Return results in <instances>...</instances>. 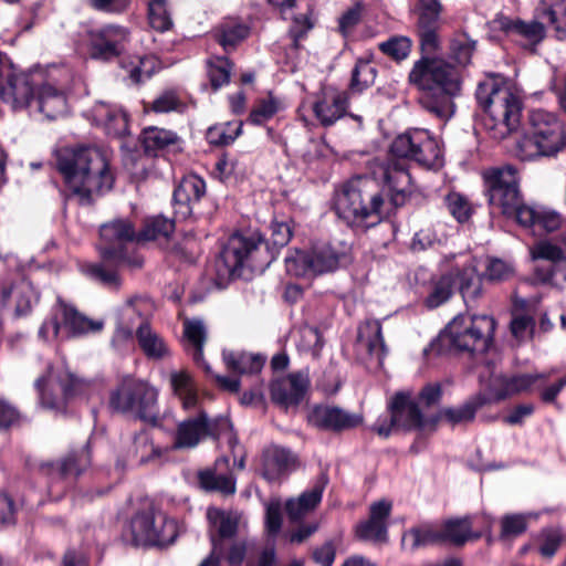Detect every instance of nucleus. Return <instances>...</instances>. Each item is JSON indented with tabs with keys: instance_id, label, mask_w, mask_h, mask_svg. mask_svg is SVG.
Instances as JSON below:
<instances>
[{
	"instance_id": "obj_1",
	"label": "nucleus",
	"mask_w": 566,
	"mask_h": 566,
	"mask_svg": "<svg viewBox=\"0 0 566 566\" xmlns=\"http://www.w3.org/2000/svg\"><path fill=\"white\" fill-rule=\"evenodd\" d=\"M56 167L69 191L82 205L91 203L94 196L114 184L108 157L96 147H64L56 154Z\"/></svg>"
},
{
	"instance_id": "obj_2",
	"label": "nucleus",
	"mask_w": 566,
	"mask_h": 566,
	"mask_svg": "<svg viewBox=\"0 0 566 566\" xmlns=\"http://www.w3.org/2000/svg\"><path fill=\"white\" fill-rule=\"evenodd\" d=\"M409 81L424 91L420 103L424 109L442 122L454 114L452 96L460 91V76L455 67L442 59H421L409 73Z\"/></svg>"
},
{
	"instance_id": "obj_3",
	"label": "nucleus",
	"mask_w": 566,
	"mask_h": 566,
	"mask_svg": "<svg viewBox=\"0 0 566 566\" xmlns=\"http://www.w3.org/2000/svg\"><path fill=\"white\" fill-rule=\"evenodd\" d=\"M484 111L483 127L494 139H503L521 125L523 102L517 90L499 75L488 76L476 88Z\"/></svg>"
},
{
	"instance_id": "obj_4",
	"label": "nucleus",
	"mask_w": 566,
	"mask_h": 566,
	"mask_svg": "<svg viewBox=\"0 0 566 566\" xmlns=\"http://www.w3.org/2000/svg\"><path fill=\"white\" fill-rule=\"evenodd\" d=\"M384 198L375 178L358 176L336 192L334 208L348 226L367 229L380 219Z\"/></svg>"
},
{
	"instance_id": "obj_5",
	"label": "nucleus",
	"mask_w": 566,
	"mask_h": 566,
	"mask_svg": "<svg viewBox=\"0 0 566 566\" xmlns=\"http://www.w3.org/2000/svg\"><path fill=\"white\" fill-rule=\"evenodd\" d=\"M483 177L491 206L500 208L507 217H514L523 227L537 224L539 212L523 203L518 189V174L513 166L490 168L483 172Z\"/></svg>"
},
{
	"instance_id": "obj_6",
	"label": "nucleus",
	"mask_w": 566,
	"mask_h": 566,
	"mask_svg": "<svg viewBox=\"0 0 566 566\" xmlns=\"http://www.w3.org/2000/svg\"><path fill=\"white\" fill-rule=\"evenodd\" d=\"M565 144V129L558 116L545 109H534L530 113L528 133L517 144L518 156L522 160L552 156Z\"/></svg>"
},
{
	"instance_id": "obj_7",
	"label": "nucleus",
	"mask_w": 566,
	"mask_h": 566,
	"mask_svg": "<svg viewBox=\"0 0 566 566\" xmlns=\"http://www.w3.org/2000/svg\"><path fill=\"white\" fill-rule=\"evenodd\" d=\"M495 321L489 315H457L441 332L439 340L450 348L485 353L493 340Z\"/></svg>"
},
{
	"instance_id": "obj_8",
	"label": "nucleus",
	"mask_w": 566,
	"mask_h": 566,
	"mask_svg": "<svg viewBox=\"0 0 566 566\" xmlns=\"http://www.w3.org/2000/svg\"><path fill=\"white\" fill-rule=\"evenodd\" d=\"M92 382L77 377L65 365L50 366L44 376L35 381L40 405L63 412L67 403L90 391Z\"/></svg>"
},
{
	"instance_id": "obj_9",
	"label": "nucleus",
	"mask_w": 566,
	"mask_h": 566,
	"mask_svg": "<svg viewBox=\"0 0 566 566\" xmlns=\"http://www.w3.org/2000/svg\"><path fill=\"white\" fill-rule=\"evenodd\" d=\"M179 532L176 520L151 507L137 512L129 523L132 543L136 546H167Z\"/></svg>"
},
{
	"instance_id": "obj_10",
	"label": "nucleus",
	"mask_w": 566,
	"mask_h": 566,
	"mask_svg": "<svg viewBox=\"0 0 566 566\" xmlns=\"http://www.w3.org/2000/svg\"><path fill=\"white\" fill-rule=\"evenodd\" d=\"M390 153L396 157L412 159L427 168H439L443 164L439 142L422 128L408 129L398 135L390 145Z\"/></svg>"
},
{
	"instance_id": "obj_11",
	"label": "nucleus",
	"mask_w": 566,
	"mask_h": 566,
	"mask_svg": "<svg viewBox=\"0 0 566 566\" xmlns=\"http://www.w3.org/2000/svg\"><path fill=\"white\" fill-rule=\"evenodd\" d=\"M102 327V322L88 319L73 305L57 298L50 318L40 327L39 336L44 340H51L97 332Z\"/></svg>"
},
{
	"instance_id": "obj_12",
	"label": "nucleus",
	"mask_w": 566,
	"mask_h": 566,
	"mask_svg": "<svg viewBox=\"0 0 566 566\" xmlns=\"http://www.w3.org/2000/svg\"><path fill=\"white\" fill-rule=\"evenodd\" d=\"M101 239L103 245L101 254L104 261H115L118 264H127L132 268H140L142 258L128 256L125 253L126 243L137 241L138 233L135 226L128 219H114L101 227Z\"/></svg>"
},
{
	"instance_id": "obj_13",
	"label": "nucleus",
	"mask_w": 566,
	"mask_h": 566,
	"mask_svg": "<svg viewBox=\"0 0 566 566\" xmlns=\"http://www.w3.org/2000/svg\"><path fill=\"white\" fill-rule=\"evenodd\" d=\"M262 242L263 239L259 232L231 235L216 262L219 275L222 279L240 276L242 268L252 260Z\"/></svg>"
},
{
	"instance_id": "obj_14",
	"label": "nucleus",
	"mask_w": 566,
	"mask_h": 566,
	"mask_svg": "<svg viewBox=\"0 0 566 566\" xmlns=\"http://www.w3.org/2000/svg\"><path fill=\"white\" fill-rule=\"evenodd\" d=\"M157 390L143 380L125 379L111 396V406L122 412H134L140 419L154 417Z\"/></svg>"
},
{
	"instance_id": "obj_15",
	"label": "nucleus",
	"mask_w": 566,
	"mask_h": 566,
	"mask_svg": "<svg viewBox=\"0 0 566 566\" xmlns=\"http://www.w3.org/2000/svg\"><path fill=\"white\" fill-rule=\"evenodd\" d=\"M229 427L227 417L209 419L207 413L200 411L196 418H189L178 424L175 441L169 447L170 451L179 449H192L208 436L217 434V426Z\"/></svg>"
},
{
	"instance_id": "obj_16",
	"label": "nucleus",
	"mask_w": 566,
	"mask_h": 566,
	"mask_svg": "<svg viewBox=\"0 0 566 566\" xmlns=\"http://www.w3.org/2000/svg\"><path fill=\"white\" fill-rule=\"evenodd\" d=\"M36 86L39 82L33 74L15 72L12 66L0 83V97L14 111L33 107Z\"/></svg>"
},
{
	"instance_id": "obj_17",
	"label": "nucleus",
	"mask_w": 566,
	"mask_h": 566,
	"mask_svg": "<svg viewBox=\"0 0 566 566\" xmlns=\"http://www.w3.org/2000/svg\"><path fill=\"white\" fill-rule=\"evenodd\" d=\"M446 261H454L450 271L452 280L457 279L459 292L465 304L476 302L483 294L482 276L478 271V261L470 254L450 255Z\"/></svg>"
},
{
	"instance_id": "obj_18",
	"label": "nucleus",
	"mask_w": 566,
	"mask_h": 566,
	"mask_svg": "<svg viewBox=\"0 0 566 566\" xmlns=\"http://www.w3.org/2000/svg\"><path fill=\"white\" fill-rule=\"evenodd\" d=\"M129 38L127 29L119 25H105L90 34L91 55L97 60L108 61L118 56Z\"/></svg>"
},
{
	"instance_id": "obj_19",
	"label": "nucleus",
	"mask_w": 566,
	"mask_h": 566,
	"mask_svg": "<svg viewBox=\"0 0 566 566\" xmlns=\"http://www.w3.org/2000/svg\"><path fill=\"white\" fill-rule=\"evenodd\" d=\"M346 92L333 86H325L316 95L312 105L313 113L321 125L328 127L340 119L347 111Z\"/></svg>"
},
{
	"instance_id": "obj_20",
	"label": "nucleus",
	"mask_w": 566,
	"mask_h": 566,
	"mask_svg": "<svg viewBox=\"0 0 566 566\" xmlns=\"http://www.w3.org/2000/svg\"><path fill=\"white\" fill-rule=\"evenodd\" d=\"M310 386L307 374L300 371L275 379L270 387L271 399L274 403L289 408L297 406L304 398Z\"/></svg>"
},
{
	"instance_id": "obj_21",
	"label": "nucleus",
	"mask_w": 566,
	"mask_h": 566,
	"mask_svg": "<svg viewBox=\"0 0 566 566\" xmlns=\"http://www.w3.org/2000/svg\"><path fill=\"white\" fill-rule=\"evenodd\" d=\"M169 452V447L155 444L145 430L135 433L125 443L126 458L139 465L160 464Z\"/></svg>"
},
{
	"instance_id": "obj_22",
	"label": "nucleus",
	"mask_w": 566,
	"mask_h": 566,
	"mask_svg": "<svg viewBox=\"0 0 566 566\" xmlns=\"http://www.w3.org/2000/svg\"><path fill=\"white\" fill-rule=\"evenodd\" d=\"M308 423L317 429L327 431H343L357 427L361 419L336 406H315L307 417Z\"/></svg>"
},
{
	"instance_id": "obj_23",
	"label": "nucleus",
	"mask_w": 566,
	"mask_h": 566,
	"mask_svg": "<svg viewBox=\"0 0 566 566\" xmlns=\"http://www.w3.org/2000/svg\"><path fill=\"white\" fill-rule=\"evenodd\" d=\"M357 352L368 358L375 368L382 366L387 348L379 321H367L358 328Z\"/></svg>"
},
{
	"instance_id": "obj_24",
	"label": "nucleus",
	"mask_w": 566,
	"mask_h": 566,
	"mask_svg": "<svg viewBox=\"0 0 566 566\" xmlns=\"http://www.w3.org/2000/svg\"><path fill=\"white\" fill-rule=\"evenodd\" d=\"M546 378H548V375L545 374L517 375L507 378L500 374L491 373L485 387L492 399L502 400L506 397L527 391L536 381Z\"/></svg>"
},
{
	"instance_id": "obj_25",
	"label": "nucleus",
	"mask_w": 566,
	"mask_h": 566,
	"mask_svg": "<svg viewBox=\"0 0 566 566\" xmlns=\"http://www.w3.org/2000/svg\"><path fill=\"white\" fill-rule=\"evenodd\" d=\"M389 410L391 412V424L397 426V429L423 430L429 426L417 403L407 394H397L389 405Z\"/></svg>"
},
{
	"instance_id": "obj_26",
	"label": "nucleus",
	"mask_w": 566,
	"mask_h": 566,
	"mask_svg": "<svg viewBox=\"0 0 566 566\" xmlns=\"http://www.w3.org/2000/svg\"><path fill=\"white\" fill-rule=\"evenodd\" d=\"M375 177L379 176L390 191V200L395 206L405 203L408 196L412 192L411 176L408 170L399 164L378 165V169L374 170Z\"/></svg>"
},
{
	"instance_id": "obj_27",
	"label": "nucleus",
	"mask_w": 566,
	"mask_h": 566,
	"mask_svg": "<svg viewBox=\"0 0 566 566\" xmlns=\"http://www.w3.org/2000/svg\"><path fill=\"white\" fill-rule=\"evenodd\" d=\"M199 483L207 491H218L223 494L235 492V479L230 470V460L221 457L214 465L199 473Z\"/></svg>"
},
{
	"instance_id": "obj_28",
	"label": "nucleus",
	"mask_w": 566,
	"mask_h": 566,
	"mask_svg": "<svg viewBox=\"0 0 566 566\" xmlns=\"http://www.w3.org/2000/svg\"><path fill=\"white\" fill-rule=\"evenodd\" d=\"M295 468L296 458L291 451L276 446L264 450L261 473L265 480L270 482L277 481L292 472Z\"/></svg>"
},
{
	"instance_id": "obj_29",
	"label": "nucleus",
	"mask_w": 566,
	"mask_h": 566,
	"mask_svg": "<svg viewBox=\"0 0 566 566\" xmlns=\"http://www.w3.org/2000/svg\"><path fill=\"white\" fill-rule=\"evenodd\" d=\"M206 195V182L197 175H187L174 191V201L178 212L188 216L193 212V205Z\"/></svg>"
},
{
	"instance_id": "obj_30",
	"label": "nucleus",
	"mask_w": 566,
	"mask_h": 566,
	"mask_svg": "<svg viewBox=\"0 0 566 566\" xmlns=\"http://www.w3.org/2000/svg\"><path fill=\"white\" fill-rule=\"evenodd\" d=\"M91 116L108 135L122 136L127 132V116L117 105L97 102L91 109Z\"/></svg>"
},
{
	"instance_id": "obj_31",
	"label": "nucleus",
	"mask_w": 566,
	"mask_h": 566,
	"mask_svg": "<svg viewBox=\"0 0 566 566\" xmlns=\"http://www.w3.org/2000/svg\"><path fill=\"white\" fill-rule=\"evenodd\" d=\"M539 20L541 19L536 18V20L525 22L520 19H510L507 17L500 15L493 21V23L495 28L504 31L511 36H521L532 44H538L543 41L546 34L545 27Z\"/></svg>"
},
{
	"instance_id": "obj_32",
	"label": "nucleus",
	"mask_w": 566,
	"mask_h": 566,
	"mask_svg": "<svg viewBox=\"0 0 566 566\" xmlns=\"http://www.w3.org/2000/svg\"><path fill=\"white\" fill-rule=\"evenodd\" d=\"M326 482V478L322 476L313 488L304 491L298 497L286 501L285 510L290 521L298 522L315 510L322 501Z\"/></svg>"
},
{
	"instance_id": "obj_33",
	"label": "nucleus",
	"mask_w": 566,
	"mask_h": 566,
	"mask_svg": "<svg viewBox=\"0 0 566 566\" xmlns=\"http://www.w3.org/2000/svg\"><path fill=\"white\" fill-rule=\"evenodd\" d=\"M531 255L533 260H546L552 262V265L546 269H536V277L542 283H553L557 269L563 262L566 261L563 250L551 242L541 241L531 248Z\"/></svg>"
},
{
	"instance_id": "obj_34",
	"label": "nucleus",
	"mask_w": 566,
	"mask_h": 566,
	"mask_svg": "<svg viewBox=\"0 0 566 566\" xmlns=\"http://www.w3.org/2000/svg\"><path fill=\"white\" fill-rule=\"evenodd\" d=\"M33 106L35 111L49 119L57 118L66 112L67 103L64 93L50 84H43L36 90Z\"/></svg>"
},
{
	"instance_id": "obj_35",
	"label": "nucleus",
	"mask_w": 566,
	"mask_h": 566,
	"mask_svg": "<svg viewBox=\"0 0 566 566\" xmlns=\"http://www.w3.org/2000/svg\"><path fill=\"white\" fill-rule=\"evenodd\" d=\"M154 313V304L146 296L128 298L118 311V319L123 324L138 328L139 325H148V319Z\"/></svg>"
},
{
	"instance_id": "obj_36",
	"label": "nucleus",
	"mask_w": 566,
	"mask_h": 566,
	"mask_svg": "<svg viewBox=\"0 0 566 566\" xmlns=\"http://www.w3.org/2000/svg\"><path fill=\"white\" fill-rule=\"evenodd\" d=\"M136 338L140 349L148 359L163 360L171 355L167 342L150 325H139Z\"/></svg>"
},
{
	"instance_id": "obj_37",
	"label": "nucleus",
	"mask_w": 566,
	"mask_h": 566,
	"mask_svg": "<svg viewBox=\"0 0 566 566\" xmlns=\"http://www.w3.org/2000/svg\"><path fill=\"white\" fill-rule=\"evenodd\" d=\"M184 336L186 349L191 353L193 360L201 366L207 374H211L210 366L203 359V345L206 342V327L200 319H186L184 323Z\"/></svg>"
},
{
	"instance_id": "obj_38",
	"label": "nucleus",
	"mask_w": 566,
	"mask_h": 566,
	"mask_svg": "<svg viewBox=\"0 0 566 566\" xmlns=\"http://www.w3.org/2000/svg\"><path fill=\"white\" fill-rule=\"evenodd\" d=\"M535 17L547 21L559 40L566 38V0H541Z\"/></svg>"
},
{
	"instance_id": "obj_39",
	"label": "nucleus",
	"mask_w": 566,
	"mask_h": 566,
	"mask_svg": "<svg viewBox=\"0 0 566 566\" xmlns=\"http://www.w3.org/2000/svg\"><path fill=\"white\" fill-rule=\"evenodd\" d=\"M222 357L227 367L238 374L259 373L265 361L260 355L238 350H223Z\"/></svg>"
},
{
	"instance_id": "obj_40",
	"label": "nucleus",
	"mask_w": 566,
	"mask_h": 566,
	"mask_svg": "<svg viewBox=\"0 0 566 566\" xmlns=\"http://www.w3.org/2000/svg\"><path fill=\"white\" fill-rule=\"evenodd\" d=\"M441 534L431 525H421L406 531L401 538L403 549L415 552L418 548L441 542Z\"/></svg>"
},
{
	"instance_id": "obj_41",
	"label": "nucleus",
	"mask_w": 566,
	"mask_h": 566,
	"mask_svg": "<svg viewBox=\"0 0 566 566\" xmlns=\"http://www.w3.org/2000/svg\"><path fill=\"white\" fill-rule=\"evenodd\" d=\"M169 381L174 394L181 400L186 410L197 407L198 395L192 378L186 370L172 371Z\"/></svg>"
},
{
	"instance_id": "obj_42",
	"label": "nucleus",
	"mask_w": 566,
	"mask_h": 566,
	"mask_svg": "<svg viewBox=\"0 0 566 566\" xmlns=\"http://www.w3.org/2000/svg\"><path fill=\"white\" fill-rule=\"evenodd\" d=\"M308 255L313 276L335 271L344 258L343 253H338L329 245L314 248L308 251Z\"/></svg>"
},
{
	"instance_id": "obj_43",
	"label": "nucleus",
	"mask_w": 566,
	"mask_h": 566,
	"mask_svg": "<svg viewBox=\"0 0 566 566\" xmlns=\"http://www.w3.org/2000/svg\"><path fill=\"white\" fill-rule=\"evenodd\" d=\"M175 230V223L171 219L163 216L149 218L140 232H138V242L147 241H167Z\"/></svg>"
},
{
	"instance_id": "obj_44",
	"label": "nucleus",
	"mask_w": 566,
	"mask_h": 566,
	"mask_svg": "<svg viewBox=\"0 0 566 566\" xmlns=\"http://www.w3.org/2000/svg\"><path fill=\"white\" fill-rule=\"evenodd\" d=\"M440 534L442 535L441 542L446 541L454 545H462L471 537H480V534L471 533V524L468 518L447 521L443 528L440 530Z\"/></svg>"
},
{
	"instance_id": "obj_45",
	"label": "nucleus",
	"mask_w": 566,
	"mask_h": 566,
	"mask_svg": "<svg viewBox=\"0 0 566 566\" xmlns=\"http://www.w3.org/2000/svg\"><path fill=\"white\" fill-rule=\"evenodd\" d=\"M178 137L171 130L158 127H148L143 132V144L146 153L156 155L160 149L177 142Z\"/></svg>"
},
{
	"instance_id": "obj_46",
	"label": "nucleus",
	"mask_w": 566,
	"mask_h": 566,
	"mask_svg": "<svg viewBox=\"0 0 566 566\" xmlns=\"http://www.w3.org/2000/svg\"><path fill=\"white\" fill-rule=\"evenodd\" d=\"M476 48V42L465 32L455 33L450 40V56L460 65H468L471 62Z\"/></svg>"
},
{
	"instance_id": "obj_47",
	"label": "nucleus",
	"mask_w": 566,
	"mask_h": 566,
	"mask_svg": "<svg viewBox=\"0 0 566 566\" xmlns=\"http://www.w3.org/2000/svg\"><path fill=\"white\" fill-rule=\"evenodd\" d=\"M453 294V280L449 273L441 275L432 282V287L426 298V305L429 308H436L450 300Z\"/></svg>"
},
{
	"instance_id": "obj_48",
	"label": "nucleus",
	"mask_w": 566,
	"mask_h": 566,
	"mask_svg": "<svg viewBox=\"0 0 566 566\" xmlns=\"http://www.w3.org/2000/svg\"><path fill=\"white\" fill-rule=\"evenodd\" d=\"M484 399L478 397L475 399L467 401L464 405L458 408H444L439 412L440 418H444L452 424L471 421L476 410L483 406Z\"/></svg>"
},
{
	"instance_id": "obj_49",
	"label": "nucleus",
	"mask_w": 566,
	"mask_h": 566,
	"mask_svg": "<svg viewBox=\"0 0 566 566\" xmlns=\"http://www.w3.org/2000/svg\"><path fill=\"white\" fill-rule=\"evenodd\" d=\"M148 20L157 31H168L174 22L167 0H150L148 3Z\"/></svg>"
},
{
	"instance_id": "obj_50",
	"label": "nucleus",
	"mask_w": 566,
	"mask_h": 566,
	"mask_svg": "<svg viewBox=\"0 0 566 566\" xmlns=\"http://www.w3.org/2000/svg\"><path fill=\"white\" fill-rule=\"evenodd\" d=\"M249 34V28L245 24L233 21L223 23L218 33V41L221 46L228 51L233 49L239 42Z\"/></svg>"
},
{
	"instance_id": "obj_51",
	"label": "nucleus",
	"mask_w": 566,
	"mask_h": 566,
	"mask_svg": "<svg viewBox=\"0 0 566 566\" xmlns=\"http://www.w3.org/2000/svg\"><path fill=\"white\" fill-rule=\"evenodd\" d=\"M207 517L213 526L218 527L221 537H231L237 533L238 518L235 515L210 507L207 511Z\"/></svg>"
},
{
	"instance_id": "obj_52",
	"label": "nucleus",
	"mask_w": 566,
	"mask_h": 566,
	"mask_svg": "<svg viewBox=\"0 0 566 566\" xmlns=\"http://www.w3.org/2000/svg\"><path fill=\"white\" fill-rule=\"evenodd\" d=\"M231 71L232 64L227 57L217 56L208 61V75L214 90L229 83Z\"/></svg>"
},
{
	"instance_id": "obj_53",
	"label": "nucleus",
	"mask_w": 566,
	"mask_h": 566,
	"mask_svg": "<svg viewBox=\"0 0 566 566\" xmlns=\"http://www.w3.org/2000/svg\"><path fill=\"white\" fill-rule=\"evenodd\" d=\"M388 524H382L370 517L356 526L355 533L359 539L385 543L388 538Z\"/></svg>"
},
{
	"instance_id": "obj_54",
	"label": "nucleus",
	"mask_w": 566,
	"mask_h": 566,
	"mask_svg": "<svg viewBox=\"0 0 566 566\" xmlns=\"http://www.w3.org/2000/svg\"><path fill=\"white\" fill-rule=\"evenodd\" d=\"M379 50L395 61H401L408 57L411 51V40L403 35L391 36L387 41L379 43Z\"/></svg>"
},
{
	"instance_id": "obj_55",
	"label": "nucleus",
	"mask_w": 566,
	"mask_h": 566,
	"mask_svg": "<svg viewBox=\"0 0 566 566\" xmlns=\"http://www.w3.org/2000/svg\"><path fill=\"white\" fill-rule=\"evenodd\" d=\"M106 263H115L117 266L119 265L115 261H104L101 264H91L86 268L87 274L99 282L106 287L117 289L120 284L119 276L114 269H109Z\"/></svg>"
},
{
	"instance_id": "obj_56",
	"label": "nucleus",
	"mask_w": 566,
	"mask_h": 566,
	"mask_svg": "<svg viewBox=\"0 0 566 566\" xmlns=\"http://www.w3.org/2000/svg\"><path fill=\"white\" fill-rule=\"evenodd\" d=\"M563 542L559 528H546L538 535V552L545 558H553Z\"/></svg>"
},
{
	"instance_id": "obj_57",
	"label": "nucleus",
	"mask_w": 566,
	"mask_h": 566,
	"mask_svg": "<svg viewBox=\"0 0 566 566\" xmlns=\"http://www.w3.org/2000/svg\"><path fill=\"white\" fill-rule=\"evenodd\" d=\"M156 61L154 57H136L128 65H124L133 83H140L151 76L155 71Z\"/></svg>"
},
{
	"instance_id": "obj_58",
	"label": "nucleus",
	"mask_w": 566,
	"mask_h": 566,
	"mask_svg": "<svg viewBox=\"0 0 566 566\" xmlns=\"http://www.w3.org/2000/svg\"><path fill=\"white\" fill-rule=\"evenodd\" d=\"M285 268L289 274L301 276H313L308 251L296 250L285 258Z\"/></svg>"
},
{
	"instance_id": "obj_59",
	"label": "nucleus",
	"mask_w": 566,
	"mask_h": 566,
	"mask_svg": "<svg viewBox=\"0 0 566 566\" xmlns=\"http://www.w3.org/2000/svg\"><path fill=\"white\" fill-rule=\"evenodd\" d=\"M239 134L240 126L233 127L230 123L220 124L207 130V139L212 145L224 146L234 142Z\"/></svg>"
},
{
	"instance_id": "obj_60",
	"label": "nucleus",
	"mask_w": 566,
	"mask_h": 566,
	"mask_svg": "<svg viewBox=\"0 0 566 566\" xmlns=\"http://www.w3.org/2000/svg\"><path fill=\"white\" fill-rule=\"evenodd\" d=\"M413 11L418 15L417 23H439L442 4L439 0H415Z\"/></svg>"
},
{
	"instance_id": "obj_61",
	"label": "nucleus",
	"mask_w": 566,
	"mask_h": 566,
	"mask_svg": "<svg viewBox=\"0 0 566 566\" xmlns=\"http://www.w3.org/2000/svg\"><path fill=\"white\" fill-rule=\"evenodd\" d=\"M514 275V268L511 263L492 258L488 260L484 276L491 282H502Z\"/></svg>"
},
{
	"instance_id": "obj_62",
	"label": "nucleus",
	"mask_w": 566,
	"mask_h": 566,
	"mask_svg": "<svg viewBox=\"0 0 566 566\" xmlns=\"http://www.w3.org/2000/svg\"><path fill=\"white\" fill-rule=\"evenodd\" d=\"M439 23H417L418 34L420 36L421 49L426 53H432L440 46L438 35Z\"/></svg>"
},
{
	"instance_id": "obj_63",
	"label": "nucleus",
	"mask_w": 566,
	"mask_h": 566,
	"mask_svg": "<svg viewBox=\"0 0 566 566\" xmlns=\"http://www.w3.org/2000/svg\"><path fill=\"white\" fill-rule=\"evenodd\" d=\"M15 297V312L18 315L28 314L32 305L38 302V294L29 282H22L17 286Z\"/></svg>"
},
{
	"instance_id": "obj_64",
	"label": "nucleus",
	"mask_w": 566,
	"mask_h": 566,
	"mask_svg": "<svg viewBox=\"0 0 566 566\" xmlns=\"http://www.w3.org/2000/svg\"><path fill=\"white\" fill-rule=\"evenodd\" d=\"M376 77V70L368 62H359L356 64L352 76V88L361 92L371 85Z\"/></svg>"
}]
</instances>
